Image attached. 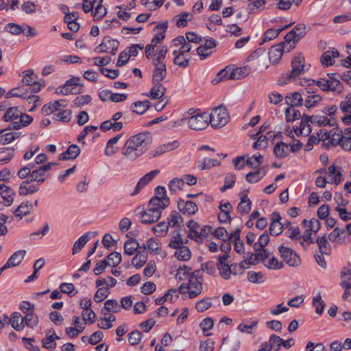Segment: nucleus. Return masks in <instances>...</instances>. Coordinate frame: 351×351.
Instances as JSON below:
<instances>
[{"mask_svg": "<svg viewBox=\"0 0 351 351\" xmlns=\"http://www.w3.org/2000/svg\"><path fill=\"white\" fill-rule=\"evenodd\" d=\"M152 142V137L149 132H141L130 136L125 143L121 153L125 158L131 161L145 154Z\"/></svg>", "mask_w": 351, "mask_h": 351, "instance_id": "1", "label": "nucleus"}, {"mask_svg": "<svg viewBox=\"0 0 351 351\" xmlns=\"http://www.w3.org/2000/svg\"><path fill=\"white\" fill-rule=\"evenodd\" d=\"M167 202L160 203L157 198H152L147 208L141 212V222L143 224H151L156 222L160 217L162 210L167 208Z\"/></svg>", "mask_w": 351, "mask_h": 351, "instance_id": "2", "label": "nucleus"}, {"mask_svg": "<svg viewBox=\"0 0 351 351\" xmlns=\"http://www.w3.org/2000/svg\"><path fill=\"white\" fill-rule=\"evenodd\" d=\"M304 71V57L302 54L294 56L291 60V70L290 72L283 74V83L287 84L294 80L298 76Z\"/></svg>", "mask_w": 351, "mask_h": 351, "instance_id": "3", "label": "nucleus"}, {"mask_svg": "<svg viewBox=\"0 0 351 351\" xmlns=\"http://www.w3.org/2000/svg\"><path fill=\"white\" fill-rule=\"evenodd\" d=\"M208 118L211 126L219 128L227 124L229 117L227 109L220 106L212 110Z\"/></svg>", "mask_w": 351, "mask_h": 351, "instance_id": "4", "label": "nucleus"}, {"mask_svg": "<svg viewBox=\"0 0 351 351\" xmlns=\"http://www.w3.org/2000/svg\"><path fill=\"white\" fill-rule=\"evenodd\" d=\"M208 114L206 113H199L191 117H185L182 119L189 128L193 130H202L208 125Z\"/></svg>", "mask_w": 351, "mask_h": 351, "instance_id": "5", "label": "nucleus"}, {"mask_svg": "<svg viewBox=\"0 0 351 351\" xmlns=\"http://www.w3.org/2000/svg\"><path fill=\"white\" fill-rule=\"evenodd\" d=\"M199 274V271H195L191 273L188 277V284L186 287L187 288V293L189 298H195L198 296L202 291V282L200 278L198 277Z\"/></svg>", "mask_w": 351, "mask_h": 351, "instance_id": "6", "label": "nucleus"}, {"mask_svg": "<svg viewBox=\"0 0 351 351\" xmlns=\"http://www.w3.org/2000/svg\"><path fill=\"white\" fill-rule=\"evenodd\" d=\"M251 71V67L247 65L237 68L232 71L226 68L221 70L218 73V76H219L221 79L239 80L250 75Z\"/></svg>", "mask_w": 351, "mask_h": 351, "instance_id": "7", "label": "nucleus"}, {"mask_svg": "<svg viewBox=\"0 0 351 351\" xmlns=\"http://www.w3.org/2000/svg\"><path fill=\"white\" fill-rule=\"evenodd\" d=\"M308 85H316L323 91H340L341 86V83L337 79L328 80L326 78H320L318 80H308Z\"/></svg>", "mask_w": 351, "mask_h": 351, "instance_id": "8", "label": "nucleus"}, {"mask_svg": "<svg viewBox=\"0 0 351 351\" xmlns=\"http://www.w3.org/2000/svg\"><path fill=\"white\" fill-rule=\"evenodd\" d=\"M80 80L81 79L78 77H71L66 82L64 86H59L57 89V92L64 95L81 93V87L82 86V84H80Z\"/></svg>", "mask_w": 351, "mask_h": 351, "instance_id": "9", "label": "nucleus"}, {"mask_svg": "<svg viewBox=\"0 0 351 351\" xmlns=\"http://www.w3.org/2000/svg\"><path fill=\"white\" fill-rule=\"evenodd\" d=\"M278 251L281 258L290 267H298L301 264V259L298 254L292 249L280 245Z\"/></svg>", "mask_w": 351, "mask_h": 351, "instance_id": "10", "label": "nucleus"}, {"mask_svg": "<svg viewBox=\"0 0 351 351\" xmlns=\"http://www.w3.org/2000/svg\"><path fill=\"white\" fill-rule=\"evenodd\" d=\"M119 42L110 36H105L101 43L95 49L99 53H110L114 55L118 50Z\"/></svg>", "mask_w": 351, "mask_h": 351, "instance_id": "11", "label": "nucleus"}, {"mask_svg": "<svg viewBox=\"0 0 351 351\" xmlns=\"http://www.w3.org/2000/svg\"><path fill=\"white\" fill-rule=\"evenodd\" d=\"M23 73V83L30 86L29 89L32 93H38L44 86L38 82V76L34 73L33 69H28L24 71Z\"/></svg>", "mask_w": 351, "mask_h": 351, "instance_id": "12", "label": "nucleus"}, {"mask_svg": "<svg viewBox=\"0 0 351 351\" xmlns=\"http://www.w3.org/2000/svg\"><path fill=\"white\" fill-rule=\"evenodd\" d=\"M217 44V43L215 39L210 38L206 40L204 45L199 46L197 48V53L200 59L204 60L208 57L212 53L211 49L215 48Z\"/></svg>", "mask_w": 351, "mask_h": 351, "instance_id": "13", "label": "nucleus"}, {"mask_svg": "<svg viewBox=\"0 0 351 351\" xmlns=\"http://www.w3.org/2000/svg\"><path fill=\"white\" fill-rule=\"evenodd\" d=\"M159 170L154 169L142 177L137 182V184L134 191L131 193V195L134 196L137 195L156 176L159 174Z\"/></svg>", "mask_w": 351, "mask_h": 351, "instance_id": "14", "label": "nucleus"}, {"mask_svg": "<svg viewBox=\"0 0 351 351\" xmlns=\"http://www.w3.org/2000/svg\"><path fill=\"white\" fill-rule=\"evenodd\" d=\"M96 232H88L82 235L73 244L72 248V254H76L79 253L82 247L89 241L93 237H95Z\"/></svg>", "mask_w": 351, "mask_h": 351, "instance_id": "15", "label": "nucleus"}, {"mask_svg": "<svg viewBox=\"0 0 351 351\" xmlns=\"http://www.w3.org/2000/svg\"><path fill=\"white\" fill-rule=\"evenodd\" d=\"M168 28V22L165 21L154 27V31L156 32V34L152 39L151 43L152 45L156 46L160 43L165 37V32Z\"/></svg>", "mask_w": 351, "mask_h": 351, "instance_id": "16", "label": "nucleus"}, {"mask_svg": "<svg viewBox=\"0 0 351 351\" xmlns=\"http://www.w3.org/2000/svg\"><path fill=\"white\" fill-rule=\"evenodd\" d=\"M178 208L181 213L189 215L195 214L198 210L197 206L193 202L183 199H180L178 202Z\"/></svg>", "mask_w": 351, "mask_h": 351, "instance_id": "17", "label": "nucleus"}, {"mask_svg": "<svg viewBox=\"0 0 351 351\" xmlns=\"http://www.w3.org/2000/svg\"><path fill=\"white\" fill-rule=\"evenodd\" d=\"M180 145V143L178 141H174L172 142H169L165 144H162L154 150L152 151V157H157L160 156L166 152L174 150Z\"/></svg>", "mask_w": 351, "mask_h": 351, "instance_id": "18", "label": "nucleus"}, {"mask_svg": "<svg viewBox=\"0 0 351 351\" xmlns=\"http://www.w3.org/2000/svg\"><path fill=\"white\" fill-rule=\"evenodd\" d=\"M328 143L332 146L339 145L343 149V143L344 142L343 131L339 128L335 130H330L328 135Z\"/></svg>", "mask_w": 351, "mask_h": 351, "instance_id": "19", "label": "nucleus"}, {"mask_svg": "<svg viewBox=\"0 0 351 351\" xmlns=\"http://www.w3.org/2000/svg\"><path fill=\"white\" fill-rule=\"evenodd\" d=\"M32 182L26 180L21 182L19 187V195L21 196L34 194L38 191L39 186L36 184H30Z\"/></svg>", "mask_w": 351, "mask_h": 351, "instance_id": "20", "label": "nucleus"}, {"mask_svg": "<svg viewBox=\"0 0 351 351\" xmlns=\"http://www.w3.org/2000/svg\"><path fill=\"white\" fill-rule=\"evenodd\" d=\"M80 154V148L77 145H70L65 152L58 156L60 160L75 159Z\"/></svg>", "mask_w": 351, "mask_h": 351, "instance_id": "21", "label": "nucleus"}, {"mask_svg": "<svg viewBox=\"0 0 351 351\" xmlns=\"http://www.w3.org/2000/svg\"><path fill=\"white\" fill-rule=\"evenodd\" d=\"M153 86L147 96L152 99H161L165 94L166 88L161 83H152Z\"/></svg>", "mask_w": 351, "mask_h": 351, "instance_id": "22", "label": "nucleus"}, {"mask_svg": "<svg viewBox=\"0 0 351 351\" xmlns=\"http://www.w3.org/2000/svg\"><path fill=\"white\" fill-rule=\"evenodd\" d=\"M339 56L337 49L328 50L324 52L321 56V62L326 66H331L335 63V58Z\"/></svg>", "mask_w": 351, "mask_h": 351, "instance_id": "23", "label": "nucleus"}, {"mask_svg": "<svg viewBox=\"0 0 351 351\" xmlns=\"http://www.w3.org/2000/svg\"><path fill=\"white\" fill-rule=\"evenodd\" d=\"M64 101H65L63 99H60L56 100L53 102H49L48 104H45L41 109L42 114L45 115H48L53 113L55 111H57L58 110H59L60 106H65V105L63 104Z\"/></svg>", "mask_w": 351, "mask_h": 351, "instance_id": "24", "label": "nucleus"}, {"mask_svg": "<svg viewBox=\"0 0 351 351\" xmlns=\"http://www.w3.org/2000/svg\"><path fill=\"white\" fill-rule=\"evenodd\" d=\"M283 54V47L281 45L273 46L269 51V61L272 64L278 63Z\"/></svg>", "mask_w": 351, "mask_h": 351, "instance_id": "25", "label": "nucleus"}, {"mask_svg": "<svg viewBox=\"0 0 351 351\" xmlns=\"http://www.w3.org/2000/svg\"><path fill=\"white\" fill-rule=\"evenodd\" d=\"M10 323L12 327L17 331L22 330L25 327L23 317L19 312H14L11 315Z\"/></svg>", "mask_w": 351, "mask_h": 351, "instance_id": "26", "label": "nucleus"}, {"mask_svg": "<svg viewBox=\"0 0 351 351\" xmlns=\"http://www.w3.org/2000/svg\"><path fill=\"white\" fill-rule=\"evenodd\" d=\"M328 173L329 176L332 178V183H335L336 185L340 184L343 180L340 167H337L335 165H330L328 168Z\"/></svg>", "mask_w": 351, "mask_h": 351, "instance_id": "27", "label": "nucleus"}, {"mask_svg": "<svg viewBox=\"0 0 351 351\" xmlns=\"http://www.w3.org/2000/svg\"><path fill=\"white\" fill-rule=\"evenodd\" d=\"M143 251H139L132 258V263L137 269L143 267L147 260V254L145 251L146 247L145 245H143Z\"/></svg>", "mask_w": 351, "mask_h": 351, "instance_id": "28", "label": "nucleus"}, {"mask_svg": "<svg viewBox=\"0 0 351 351\" xmlns=\"http://www.w3.org/2000/svg\"><path fill=\"white\" fill-rule=\"evenodd\" d=\"M266 174V169L263 167L255 171H250L245 175V180L249 183H256Z\"/></svg>", "mask_w": 351, "mask_h": 351, "instance_id": "29", "label": "nucleus"}, {"mask_svg": "<svg viewBox=\"0 0 351 351\" xmlns=\"http://www.w3.org/2000/svg\"><path fill=\"white\" fill-rule=\"evenodd\" d=\"M193 19V13L188 12H182L180 14L176 15L174 18L176 20V25L178 27H184L187 25L188 21H191Z\"/></svg>", "mask_w": 351, "mask_h": 351, "instance_id": "30", "label": "nucleus"}, {"mask_svg": "<svg viewBox=\"0 0 351 351\" xmlns=\"http://www.w3.org/2000/svg\"><path fill=\"white\" fill-rule=\"evenodd\" d=\"M289 152V145L283 142L277 143L274 147V154L278 158H285Z\"/></svg>", "mask_w": 351, "mask_h": 351, "instance_id": "31", "label": "nucleus"}, {"mask_svg": "<svg viewBox=\"0 0 351 351\" xmlns=\"http://www.w3.org/2000/svg\"><path fill=\"white\" fill-rule=\"evenodd\" d=\"M33 121V118L21 112V116L19 118L18 121H14L12 123V129L19 130L23 127L27 126Z\"/></svg>", "mask_w": 351, "mask_h": 351, "instance_id": "32", "label": "nucleus"}, {"mask_svg": "<svg viewBox=\"0 0 351 351\" xmlns=\"http://www.w3.org/2000/svg\"><path fill=\"white\" fill-rule=\"evenodd\" d=\"M5 130H0V145H8L20 136V132H10L3 134Z\"/></svg>", "mask_w": 351, "mask_h": 351, "instance_id": "33", "label": "nucleus"}, {"mask_svg": "<svg viewBox=\"0 0 351 351\" xmlns=\"http://www.w3.org/2000/svg\"><path fill=\"white\" fill-rule=\"evenodd\" d=\"M320 254L330 255L331 253V247L328 241L326 234L323 237H318L316 241Z\"/></svg>", "mask_w": 351, "mask_h": 351, "instance_id": "34", "label": "nucleus"}, {"mask_svg": "<svg viewBox=\"0 0 351 351\" xmlns=\"http://www.w3.org/2000/svg\"><path fill=\"white\" fill-rule=\"evenodd\" d=\"M25 250H19L15 252L6 262L9 267L19 265L25 256Z\"/></svg>", "mask_w": 351, "mask_h": 351, "instance_id": "35", "label": "nucleus"}, {"mask_svg": "<svg viewBox=\"0 0 351 351\" xmlns=\"http://www.w3.org/2000/svg\"><path fill=\"white\" fill-rule=\"evenodd\" d=\"M21 116V112L18 109L17 107L9 108L3 117L4 121H18L19 118Z\"/></svg>", "mask_w": 351, "mask_h": 351, "instance_id": "36", "label": "nucleus"}, {"mask_svg": "<svg viewBox=\"0 0 351 351\" xmlns=\"http://www.w3.org/2000/svg\"><path fill=\"white\" fill-rule=\"evenodd\" d=\"M251 206L252 202L247 197V195L245 194L241 197V201L238 204L237 210L241 214L246 215L249 213Z\"/></svg>", "mask_w": 351, "mask_h": 351, "instance_id": "37", "label": "nucleus"}, {"mask_svg": "<svg viewBox=\"0 0 351 351\" xmlns=\"http://www.w3.org/2000/svg\"><path fill=\"white\" fill-rule=\"evenodd\" d=\"M32 208L29 202H22L14 211V216L22 219L23 216L28 215Z\"/></svg>", "mask_w": 351, "mask_h": 351, "instance_id": "38", "label": "nucleus"}, {"mask_svg": "<svg viewBox=\"0 0 351 351\" xmlns=\"http://www.w3.org/2000/svg\"><path fill=\"white\" fill-rule=\"evenodd\" d=\"M291 97H286V104L290 106H302L303 105V94L295 92L291 94Z\"/></svg>", "mask_w": 351, "mask_h": 351, "instance_id": "39", "label": "nucleus"}, {"mask_svg": "<svg viewBox=\"0 0 351 351\" xmlns=\"http://www.w3.org/2000/svg\"><path fill=\"white\" fill-rule=\"evenodd\" d=\"M150 106V101L148 100L145 101H138L134 102L132 106V111L138 114H143Z\"/></svg>", "mask_w": 351, "mask_h": 351, "instance_id": "40", "label": "nucleus"}, {"mask_svg": "<svg viewBox=\"0 0 351 351\" xmlns=\"http://www.w3.org/2000/svg\"><path fill=\"white\" fill-rule=\"evenodd\" d=\"M187 243L188 240L186 239L184 241L179 232H174L169 243V246L173 249H177L184 246V244Z\"/></svg>", "mask_w": 351, "mask_h": 351, "instance_id": "41", "label": "nucleus"}, {"mask_svg": "<svg viewBox=\"0 0 351 351\" xmlns=\"http://www.w3.org/2000/svg\"><path fill=\"white\" fill-rule=\"evenodd\" d=\"M308 93H310L309 91L303 92V96L305 97L304 106L310 108L318 104L321 101L322 97L318 95H308Z\"/></svg>", "mask_w": 351, "mask_h": 351, "instance_id": "42", "label": "nucleus"}, {"mask_svg": "<svg viewBox=\"0 0 351 351\" xmlns=\"http://www.w3.org/2000/svg\"><path fill=\"white\" fill-rule=\"evenodd\" d=\"M167 75L166 67H155L152 73V83H161Z\"/></svg>", "mask_w": 351, "mask_h": 351, "instance_id": "43", "label": "nucleus"}, {"mask_svg": "<svg viewBox=\"0 0 351 351\" xmlns=\"http://www.w3.org/2000/svg\"><path fill=\"white\" fill-rule=\"evenodd\" d=\"M220 162L217 161L215 159L204 158L203 160H199L197 164V167L202 169H209L213 167L220 165Z\"/></svg>", "mask_w": 351, "mask_h": 351, "instance_id": "44", "label": "nucleus"}, {"mask_svg": "<svg viewBox=\"0 0 351 351\" xmlns=\"http://www.w3.org/2000/svg\"><path fill=\"white\" fill-rule=\"evenodd\" d=\"M177 251L175 252V256L180 261H187L191 257V252L189 248L185 245L177 248Z\"/></svg>", "mask_w": 351, "mask_h": 351, "instance_id": "45", "label": "nucleus"}, {"mask_svg": "<svg viewBox=\"0 0 351 351\" xmlns=\"http://www.w3.org/2000/svg\"><path fill=\"white\" fill-rule=\"evenodd\" d=\"M140 247L138 242L136 239H129L124 243V253L128 255H132Z\"/></svg>", "mask_w": 351, "mask_h": 351, "instance_id": "46", "label": "nucleus"}, {"mask_svg": "<svg viewBox=\"0 0 351 351\" xmlns=\"http://www.w3.org/2000/svg\"><path fill=\"white\" fill-rule=\"evenodd\" d=\"M312 305L315 308V313L317 314H322L325 307V302L322 298L320 292H318L317 294L313 298Z\"/></svg>", "mask_w": 351, "mask_h": 351, "instance_id": "47", "label": "nucleus"}, {"mask_svg": "<svg viewBox=\"0 0 351 351\" xmlns=\"http://www.w3.org/2000/svg\"><path fill=\"white\" fill-rule=\"evenodd\" d=\"M258 324V321L257 319L252 321L250 324L241 323L238 326L237 329L241 332L252 334L256 329Z\"/></svg>", "mask_w": 351, "mask_h": 351, "instance_id": "48", "label": "nucleus"}, {"mask_svg": "<svg viewBox=\"0 0 351 351\" xmlns=\"http://www.w3.org/2000/svg\"><path fill=\"white\" fill-rule=\"evenodd\" d=\"M295 106H289L285 112L286 121L287 122L294 121L301 117L300 112L294 108Z\"/></svg>", "mask_w": 351, "mask_h": 351, "instance_id": "49", "label": "nucleus"}, {"mask_svg": "<svg viewBox=\"0 0 351 351\" xmlns=\"http://www.w3.org/2000/svg\"><path fill=\"white\" fill-rule=\"evenodd\" d=\"M288 27H289V25H287V26L285 27L284 28H281V29H267L265 32V34L263 35V38L260 44L263 45V43H265L267 41L271 40L272 39L276 38L284 29H286Z\"/></svg>", "mask_w": 351, "mask_h": 351, "instance_id": "50", "label": "nucleus"}, {"mask_svg": "<svg viewBox=\"0 0 351 351\" xmlns=\"http://www.w3.org/2000/svg\"><path fill=\"white\" fill-rule=\"evenodd\" d=\"M154 234L157 237H165L169 230V225L165 221L158 223L156 226L152 228Z\"/></svg>", "mask_w": 351, "mask_h": 351, "instance_id": "51", "label": "nucleus"}, {"mask_svg": "<svg viewBox=\"0 0 351 351\" xmlns=\"http://www.w3.org/2000/svg\"><path fill=\"white\" fill-rule=\"evenodd\" d=\"M156 195L153 198H157L160 203L165 204L167 202V207L169 204V199L167 197L166 189L164 186H158L155 189Z\"/></svg>", "mask_w": 351, "mask_h": 351, "instance_id": "52", "label": "nucleus"}, {"mask_svg": "<svg viewBox=\"0 0 351 351\" xmlns=\"http://www.w3.org/2000/svg\"><path fill=\"white\" fill-rule=\"evenodd\" d=\"M46 178L45 173L44 171H43L40 167H38V169L31 171V176L30 178L28 179L31 182H36L38 183H43L45 182Z\"/></svg>", "mask_w": 351, "mask_h": 351, "instance_id": "53", "label": "nucleus"}, {"mask_svg": "<svg viewBox=\"0 0 351 351\" xmlns=\"http://www.w3.org/2000/svg\"><path fill=\"white\" fill-rule=\"evenodd\" d=\"M23 319L25 325L31 328H34L38 323V316L32 312L25 313Z\"/></svg>", "mask_w": 351, "mask_h": 351, "instance_id": "54", "label": "nucleus"}, {"mask_svg": "<svg viewBox=\"0 0 351 351\" xmlns=\"http://www.w3.org/2000/svg\"><path fill=\"white\" fill-rule=\"evenodd\" d=\"M122 135H123L122 134H118L116 136L110 138L107 142L106 147L105 149V154L106 156H112V154H114L116 152V151L113 150L112 148H113L114 145L120 140Z\"/></svg>", "mask_w": 351, "mask_h": 351, "instance_id": "55", "label": "nucleus"}, {"mask_svg": "<svg viewBox=\"0 0 351 351\" xmlns=\"http://www.w3.org/2000/svg\"><path fill=\"white\" fill-rule=\"evenodd\" d=\"M184 180L180 178H173L169 183V189L171 193H176L184 186Z\"/></svg>", "mask_w": 351, "mask_h": 351, "instance_id": "56", "label": "nucleus"}, {"mask_svg": "<svg viewBox=\"0 0 351 351\" xmlns=\"http://www.w3.org/2000/svg\"><path fill=\"white\" fill-rule=\"evenodd\" d=\"M343 134L344 138L343 149L347 152L351 151V127L346 128Z\"/></svg>", "mask_w": 351, "mask_h": 351, "instance_id": "57", "label": "nucleus"}, {"mask_svg": "<svg viewBox=\"0 0 351 351\" xmlns=\"http://www.w3.org/2000/svg\"><path fill=\"white\" fill-rule=\"evenodd\" d=\"M236 182L235 175L233 173L228 174L224 179V184L220 188L221 192H225L227 189L232 188Z\"/></svg>", "mask_w": 351, "mask_h": 351, "instance_id": "58", "label": "nucleus"}, {"mask_svg": "<svg viewBox=\"0 0 351 351\" xmlns=\"http://www.w3.org/2000/svg\"><path fill=\"white\" fill-rule=\"evenodd\" d=\"M42 346L46 349L49 350H53L56 348V342L53 341L52 337L49 335V333H46V336L41 341Z\"/></svg>", "mask_w": 351, "mask_h": 351, "instance_id": "59", "label": "nucleus"}, {"mask_svg": "<svg viewBox=\"0 0 351 351\" xmlns=\"http://www.w3.org/2000/svg\"><path fill=\"white\" fill-rule=\"evenodd\" d=\"M109 294L110 291L108 287H101L96 291L93 299L95 302L99 303L107 298Z\"/></svg>", "mask_w": 351, "mask_h": 351, "instance_id": "60", "label": "nucleus"}, {"mask_svg": "<svg viewBox=\"0 0 351 351\" xmlns=\"http://www.w3.org/2000/svg\"><path fill=\"white\" fill-rule=\"evenodd\" d=\"M104 309L107 312L112 311L113 313H117L120 310V306L117 301L114 299L107 300L104 303Z\"/></svg>", "mask_w": 351, "mask_h": 351, "instance_id": "61", "label": "nucleus"}, {"mask_svg": "<svg viewBox=\"0 0 351 351\" xmlns=\"http://www.w3.org/2000/svg\"><path fill=\"white\" fill-rule=\"evenodd\" d=\"M247 279L252 283H262L265 281L263 274L261 272L250 271L247 272Z\"/></svg>", "mask_w": 351, "mask_h": 351, "instance_id": "62", "label": "nucleus"}, {"mask_svg": "<svg viewBox=\"0 0 351 351\" xmlns=\"http://www.w3.org/2000/svg\"><path fill=\"white\" fill-rule=\"evenodd\" d=\"M60 289L62 293H66L70 297L75 295L77 293L72 283L63 282L60 285Z\"/></svg>", "mask_w": 351, "mask_h": 351, "instance_id": "63", "label": "nucleus"}, {"mask_svg": "<svg viewBox=\"0 0 351 351\" xmlns=\"http://www.w3.org/2000/svg\"><path fill=\"white\" fill-rule=\"evenodd\" d=\"M341 110L346 114H351V93H348L340 104Z\"/></svg>", "mask_w": 351, "mask_h": 351, "instance_id": "64", "label": "nucleus"}]
</instances>
